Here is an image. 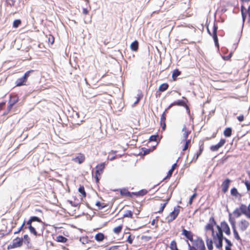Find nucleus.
<instances>
[{"label":"nucleus","mask_w":250,"mask_h":250,"mask_svg":"<svg viewBox=\"0 0 250 250\" xmlns=\"http://www.w3.org/2000/svg\"><path fill=\"white\" fill-rule=\"evenodd\" d=\"M134 236H132L131 235H129L128 237H127V242L130 244H131L133 242V241L134 239Z\"/></svg>","instance_id":"55"},{"label":"nucleus","mask_w":250,"mask_h":250,"mask_svg":"<svg viewBox=\"0 0 250 250\" xmlns=\"http://www.w3.org/2000/svg\"><path fill=\"white\" fill-rule=\"evenodd\" d=\"M6 3L8 5L12 7L14 5L15 1L14 0H6Z\"/></svg>","instance_id":"51"},{"label":"nucleus","mask_w":250,"mask_h":250,"mask_svg":"<svg viewBox=\"0 0 250 250\" xmlns=\"http://www.w3.org/2000/svg\"><path fill=\"white\" fill-rule=\"evenodd\" d=\"M23 244V238L17 237L13 240L12 244H10L7 247V249L10 250L16 248L21 247Z\"/></svg>","instance_id":"2"},{"label":"nucleus","mask_w":250,"mask_h":250,"mask_svg":"<svg viewBox=\"0 0 250 250\" xmlns=\"http://www.w3.org/2000/svg\"><path fill=\"white\" fill-rule=\"evenodd\" d=\"M105 238H106V236L102 232H99L97 233L95 236V239L97 242H102Z\"/></svg>","instance_id":"20"},{"label":"nucleus","mask_w":250,"mask_h":250,"mask_svg":"<svg viewBox=\"0 0 250 250\" xmlns=\"http://www.w3.org/2000/svg\"><path fill=\"white\" fill-rule=\"evenodd\" d=\"M48 41L49 42L51 43V44H53L54 42V38L53 36H51L48 39Z\"/></svg>","instance_id":"62"},{"label":"nucleus","mask_w":250,"mask_h":250,"mask_svg":"<svg viewBox=\"0 0 250 250\" xmlns=\"http://www.w3.org/2000/svg\"><path fill=\"white\" fill-rule=\"evenodd\" d=\"M183 141L184 142H185V144L184 147L183 149V150L185 151L187 149H188V148L189 147V146H190L191 141L190 139H188V140L187 139L186 140H183Z\"/></svg>","instance_id":"43"},{"label":"nucleus","mask_w":250,"mask_h":250,"mask_svg":"<svg viewBox=\"0 0 250 250\" xmlns=\"http://www.w3.org/2000/svg\"><path fill=\"white\" fill-rule=\"evenodd\" d=\"M223 231L222 230L218 231V232H217L215 235L214 234L215 238L221 239L224 240V238H225V237L223 235Z\"/></svg>","instance_id":"35"},{"label":"nucleus","mask_w":250,"mask_h":250,"mask_svg":"<svg viewBox=\"0 0 250 250\" xmlns=\"http://www.w3.org/2000/svg\"><path fill=\"white\" fill-rule=\"evenodd\" d=\"M130 48L133 51H137L139 48V42L135 40L130 44Z\"/></svg>","instance_id":"25"},{"label":"nucleus","mask_w":250,"mask_h":250,"mask_svg":"<svg viewBox=\"0 0 250 250\" xmlns=\"http://www.w3.org/2000/svg\"><path fill=\"white\" fill-rule=\"evenodd\" d=\"M34 72L33 70H30L26 72L22 77L27 81L28 78L29 77L31 73H33Z\"/></svg>","instance_id":"39"},{"label":"nucleus","mask_w":250,"mask_h":250,"mask_svg":"<svg viewBox=\"0 0 250 250\" xmlns=\"http://www.w3.org/2000/svg\"><path fill=\"white\" fill-rule=\"evenodd\" d=\"M230 194L231 195L237 197L239 196L240 197H241V195L238 192L237 189L235 188H233L230 190Z\"/></svg>","instance_id":"32"},{"label":"nucleus","mask_w":250,"mask_h":250,"mask_svg":"<svg viewBox=\"0 0 250 250\" xmlns=\"http://www.w3.org/2000/svg\"><path fill=\"white\" fill-rule=\"evenodd\" d=\"M142 152H143V155H147L150 152L152 151L150 148H146L145 147H142L141 148Z\"/></svg>","instance_id":"46"},{"label":"nucleus","mask_w":250,"mask_h":250,"mask_svg":"<svg viewBox=\"0 0 250 250\" xmlns=\"http://www.w3.org/2000/svg\"><path fill=\"white\" fill-rule=\"evenodd\" d=\"M72 160L75 163L81 164L85 160V156L84 154L80 153L78 154L77 155H76L75 157H73L72 159Z\"/></svg>","instance_id":"7"},{"label":"nucleus","mask_w":250,"mask_h":250,"mask_svg":"<svg viewBox=\"0 0 250 250\" xmlns=\"http://www.w3.org/2000/svg\"><path fill=\"white\" fill-rule=\"evenodd\" d=\"M30 219H31L32 222H37L38 223H41L43 225H44V223L43 222L42 220L38 217L36 216H31Z\"/></svg>","instance_id":"36"},{"label":"nucleus","mask_w":250,"mask_h":250,"mask_svg":"<svg viewBox=\"0 0 250 250\" xmlns=\"http://www.w3.org/2000/svg\"><path fill=\"white\" fill-rule=\"evenodd\" d=\"M204 141L200 140L199 142V149L196 154V159H198V157L201 155L203 152L204 148Z\"/></svg>","instance_id":"16"},{"label":"nucleus","mask_w":250,"mask_h":250,"mask_svg":"<svg viewBox=\"0 0 250 250\" xmlns=\"http://www.w3.org/2000/svg\"><path fill=\"white\" fill-rule=\"evenodd\" d=\"M26 82V81L22 77H21V78H20L16 80L15 82L16 86H21L25 85Z\"/></svg>","instance_id":"23"},{"label":"nucleus","mask_w":250,"mask_h":250,"mask_svg":"<svg viewBox=\"0 0 250 250\" xmlns=\"http://www.w3.org/2000/svg\"><path fill=\"white\" fill-rule=\"evenodd\" d=\"M180 208L181 207L178 205L177 206V207H174L173 211L169 213V215L170 216V218L168 219V223H170V222H172L177 218L179 213Z\"/></svg>","instance_id":"4"},{"label":"nucleus","mask_w":250,"mask_h":250,"mask_svg":"<svg viewBox=\"0 0 250 250\" xmlns=\"http://www.w3.org/2000/svg\"><path fill=\"white\" fill-rule=\"evenodd\" d=\"M215 21H216V20L215 19L214 23H213V26L212 37L213 41L214 42L215 46L217 48H219V42H218V37H217L218 26L215 23Z\"/></svg>","instance_id":"3"},{"label":"nucleus","mask_w":250,"mask_h":250,"mask_svg":"<svg viewBox=\"0 0 250 250\" xmlns=\"http://www.w3.org/2000/svg\"><path fill=\"white\" fill-rule=\"evenodd\" d=\"M122 228V225H120L113 229V232L116 234H119L121 232Z\"/></svg>","instance_id":"44"},{"label":"nucleus","mask_w":250,"mask_h":250,"mask_svg":"<svg viewBox=\"0 0 250 250\" xmlns=\"http://www.w3.org/2000/svg\"><path fill=\"white\" fill-rule=\"evenodd\" d=\"M237 119L239 122H242L244 121V117L243 115H240L237 117Z\"/></svg>","instance_id":"58"},{"label":"nucleus","mask_w":250,"mask_h":250,"mask_svg":"<svg viewBox=\"0 0 250 250\" xmlns=\"http://www.w3.org/2000/svg\"><path fill=\"white\" fill-rule=\"evenodd\" d=\"M224 240H225V242L227 244V245H226V247H231L232 246L233 244H232L231 242L229 239H228L227 238H224Z\"/></svg>","instance_id":"52"},{"label":"nucleus","mask_w":250,"mask_h":250,"mask_svg":"<svg viewBox=\"0 0 250 250\" xmlns=\"http://www.w3.org/2000/svg\"><path fill=\"white\" fill-rule=\"evenodd\" d=\"M197 195V194L196 193H194L192 194V195L190 197L188 201V204L189 205H191L192 204L193 199L196 197Z\"/></svg>","instance_id":"50"},{"label":"nucleus","mask_w":250,"mask_h":250,"mask_svg":"<svg viewBox=\"0 0 250 250\" xmlns=\"http://www.w3.org/2000/svg\"><path fill=\"white\" fill-rule=\"evenodd\" d=\"M25 221L24 220L23 221L22 224L21 225V226L18 229V230L17 231L14 232V234H18V233H20V232L23 229V228L24 226L25 225Z\"/></svg>","instance_id":"56"},{"label":"nucleus","mask_w":250,"mask_h":250,"mask_svg":"<svg viewBox=\"0 0 250 250\" xmlns=\"http://www.w3.org/2000/svg\"><path fill=\"white\" fill-rule=\"evenodd\" d=\"M221 226L222 228V230L224 231L227 235H229L231 233L230 228L227 223V222L225 221H222L221 223Z\"/></svg>","instance_id":"10"},{"label":"nucleus","mask_w":250,"mask_h":250,"mask_svg":"<svg viewBox=\"0 0 250 250\" xmlns=\"http://www.w3.org/2000/svg\"><path fill=\"white\" fill-rule=\"evenodd\" d=\"M6 102V101H4L0 103V110L2 109L3 106L5 104Z\"/></svg>","instance_id":"64"},{"label":"nucleus","mask_w":250,"mask_h":250,"mask_svg":"<svg viewBox=\"0 0 250 250\" xmlns=\"http://www.w3.org/2000/svg\"><path fill=\"white\" fill-rule=\"evenodd\" d=\"M229 221L231 226L232 229L236 228V222L235 219L232 217V215L230 213H229Z\"/></svg>","instance_id":"29"},{"label":"nucleus","mask_w":250,"mask_h":250,"mask_svg":"<svg viewBox=\"0 0 250 250\" xmlns=\"http://www.w3.org/2000/svg\"><path fill=\"white\" fill-rule=\"evenodd\" d=\"M183 98L185 99V100H178L175 101L174 102V105L185 107L187 105V103L188 101V100L185 97H183Z\"/></svg>","instance_id":"15"},{"label":"nucleus","mask_w":250,"mask_h":250,"mask_svg":"<svg viewBox=\"0 0 250 250\" xmlns=\"http://www.w3.org/2000/svg\"><path fill=\"white\" fill-rule=\"evenodd\" d=\"M173 171H174V170H173L172 169H170L169 170V171H168V173H167V175L166 176V177H165V178H164L163 180H165V179H167V178H169L172 176V173H173Z\"/></svg>","instance_id":"54"},{"label":"nucleus","mask_w":250,"mask_h":250,"mask_svg":"<svg viewBox=\"0 0 250 250\" xmlns=\"http://www.w3.org/2000/svg\"><path fill=\"white\" fill-rule=\"evenodd\" d=\"M184 107L186 108L188 116L190 117L191 115L189 106L187 104Z\"/></svg>","instance_id":"59"},{"label":"nucleus","mask_w":250,"mask_h":250,"mask_svg":"<svg viewBox=\"0 0 250 250\" xmlns=\"http://www.w3.org/2000/svg\"><path fill=\"white\" fill-rule=\"evenodd\" d=\"M23 240H24L25 243H26L27 245L30 243V239L27 234L24 235L23 237Z\"/></svg>","instance_id":"47"},{"label":"nucleus","mask_w":250,"mask_h":250,"mask_svg":"<svg viewBox=\"0 0 250 250\" xmlns=\"http://www.w3.org/2000/svg\"><path fill=\"white\" fill-rule=\"evenodd\" d=\"M120 194L122 196H125L129 197H132L133 195V192H129L127 189L125 188L121 189L120 190Z\"/></svg>","instance_id":"18"},{"label":"nucleus","mask_w":250,"mask_h":250,"mask_svg":"<svg viewBox=\"0 0 250 250\" xmlns=\"http://www.w3.org/2000/svg\"><path fill=\"white\" fill-rule=\"evenodd\" d=\"M79 192L82 194L83 197H85L86 193L85 191L84 188L83 186H80L78 189Z\"/></svg>","instance_id":"41"},{"label":"nucleus","mask_w":250,"mask_h":250,"mask_svg":"<svg viewBox=\"0 0 250 250\" xmlns=\"http://www.w3.org/2000/svg\"><path fill=\"white\" fill-rule=\"evenodd\" d=\"M182 131L184 132L183 133V140H186L188 139V135L191 133V131L189 130L187 127L185 125H184L183 128L182 129Z\"/></svg>","instance_id":"21"},{"label":"nucleus","mask_w":250,"mask_h":250,"mask_svg":"<svg viewBox=\"0 0 250 250\" xmlns=\"http://www.w3.org/2000/svg\"><path fill=\"white\" fill-rule=\"evenodd\" d=\"M174 105H175L174 104V102H173L168 106V107L165 109V111L167 112L169 109H170Z\"/></svg>","instance_id":"60"},{"label":"nucleus","mask_w":250,"mask_h":250,"mask_svg":"<svg viewBox=\"0 0 250 250\" xmlns=\"http://www.w3.org/2000/svg\"><path fill=\"white\" fill-rule=\"evenodd\" d=\"M167 205V203L161 204V207L160 209L158 211H157L156 213H162L163 212V210Z\"/></svg>","instance_id":"48"},{"label":"nucleus","mask_w":250,"mask_h":250,"mask_svg":"<svg viewBox=\"0 0 250 250\" xmlns=\"http://www.w3.org/2000/svg\"><path fill=\"white\" fill-rule=\"evenodd\" d=\"M21 20H20V19L15 20L13 21V26L14 28H18L19 26V25L21 24Z\"/></svg>","instance_id":"42"},{"label":"nucleus","mask_w":250,"mask_h":250,"mask_svg":"<svg viewBox=\"0 0 250 250\" xmlns=\"http://www.w3.org/2000/svg\"><path fill=\"white\" fill-rule=\"evenodd\" d=\"M207 246L208 250H213V240L209 238L208 237H206V239Z\"/></svg>","instance_id":"22"},{"label":"nucleus","mask_w":250,"mask_h":250,"mask_svg":"<svg viewBox=\"0 0 250 250\" xmlns=\"http://www.w3.org/2000/svg\"><path fill=\"white\" fill-rule=\"evenodd\" d=\"M170 248L171 250H178L177 247L176 242L174 240L171 241L170 243Z\"/></svg>","instance_id":"40"},{"label":"nucleus","mask_w":250,"mask_h":250,"mask_svg":"<svg viewBox=\"0 0 250 250\" xmlns=\"http://www.w3.org/2000/svg\"><path fill=\"white\" fill-rule=\"evenodd\" d=\"M99 175V174H97L96 173H95V178L96 180V182L97 183H99V182L100 181V178H99V177H98Z\"/></svg>","instance_id":"63"},{"label":"nucleus","mask_w":250,"mask_h":250,"mask_svg":"<svg viewBox=\"0 0 250 250\" xmlns=\"http://www.w3.org/2000/svg\"><path fill=\"white\" fill-rule=\"evenodd\" d=\"M80 241H81L83 244H87L89 242L88 236L81 237L80 238Z\"/></svg>","instance_id":"45"},{"label":"nucleus","mask_w":250,"mask_h":250,"mask_svg":"<svg viewBox=\"0 0 250 250\" xmlns=\"http://www.w3.org/2000/svg\"><path fill=\"white\" fill-rule=\"evenodd\" d=\"M233 214L236 218L239 217L241 214H243L241 209V204L240 205L239 208H235V209L233 212Z\"/></svg>","instance_id":"26"},{"label":"nucleus","mask_w":250,"mask_h":250,"mask_svg":"<svg viewBox=\"0 0 250 250\" xmlns=\"http://www.w3.org/2000/svg\"><path fill=\"white\" fill-rule=\"evenodd\" d=\"M226 142V139H221L218 144L215 145L211 146L210 150L213 152L218 150L220 148L222 147L225 145Z\"/></svg>","instance_id":"6"},{"label":"nucleus","mask_w":250,"mask_h":250,"mask_svg":"<svg viewBox=\"0 0 250 250\" xmlns=\"http://www.w3.org/2000/svg\"><path fill=\"white\" fill-rule=\"evenodd\" d=\"M182 235H184L188 240L190 242H193V234L189 231L183 228L182 229Z\"/></svg>","instance_id":"8"},{"label":"nucleus","mask_w":250,"mask_h":250,"mask_svg":"<svg viewBox=\"0 0 250 250\" xmlns=\"http://www.w3.org/2000/svg\"><path fill=\"white\" fill-rule=\"evenodd\" d=\"M249 225V223L247 220L245 219L241 220L239 225L240 230L244 231L248 228Z\"/></svg>","instance_id":"13"},{"label":"nucleus","mask_w":250,"mask_h":250,"mask_svg":"<svg viewBox=\"0 0 250 250\" xmlns=\"http://www.w3.org/2000/svg\"><path fill=\"white\" fill-rule=\"evenodd\" d=\"M67 202L73 207H80V203H74L71 200H68Z\"/></svg>","instance_id":"53"},{"label":"nucleus","mask_w":250,"mask_h":250,"mask_svg":"<svg viewBox=\"0 0 250 250\" xmlns=\"http://www.w3.org/2000/svg\"><path fill=\"white\" fill-rule=\"evenodd\" d=\"M105 166V163H102L100 164H98L96 167V170L95 171V173H96L97 174H99V175H101L103 172Z\"/></svg>","instance_id":"14"},{"label":"nucleus","mask_w":250,"mask_h":250,"mask_svg":"<svg viewBox=\"0 0 250 250\" xmlns=\"http://www.w3.org/2000/svg\"><path fill=\"white\" fill-rule=\"evenodd\" d=\"M181 74V71H179L178 69H175L172 75V78L174 81L176 80L177 77H178Z\"/></svg>","instance_id":"33"},{"label":"nucleus","mask_w":250,"mask_h":250,"mask_svg":"<svg viewBox=\"0 0 250 250\" xmlns=\"http://www.w3.org/2000/svg\"><path fill=\"white\" fill-rule=\"evenodd\" d=\"M19 101V97L17 95L15 94H11L9 96V100L8 102V105L7 106V110L9 112L13 106Z\"/></svg>","instance_id":"1"},{"label":"nucleus","mask_w":250,"mask_h":250,"mask_svg":"<svg viewBox=\"0 0 250 250\" xmlns=\"http://www.w3.org/2000/svg\"><path fill=\"white\" fill-rule=\"evenodd\" d=\"M129 217L133 218V212L131 210H126L125 213L123 215V218Z\"/></svg>","instance_id":"38"},{"label":"nucleus","mask_w":250,"mask_h":250,"mask_svg":"<svg viewBox=\"0 0 250 250\" xmlns=\"http://www.w3.org/2000/svg\"><path fill=\"white\" fill-rule=\"evenodd\" d=\"M166 112L164 111L162 113V114L161 115V116L160 124H161V125L162 126V129L163 130H165L166 127V123H165V121L166 120Z\"/></svg>","instance_id":"17"},{"label":"nucleus","mask_w":250,"mask_h":250,"mask_svg":"<svg viewBox=\"0 0 250 250\" xmlns=\"http://www.w3.org/2000/svg\"><path fill=\"white\" fill-rule=\"evenodd\" d=\"M169 87L167 83H163L161 84L159 87V91L162 92L167 90Z\"/></svg>","instance_id":"28"},{"label":"nucleus","mask_w":250,"mask_h":250,"mask_svg":"<svg viewBox=\"0 0 250 250\" xmlns=\"http://www.w3.org/2000/svg\"><path fill=\"white\" fill-rule=\"evenodd\" d=\"M209 223H208L205 226V230H211L212 232V236H213L214 235V230L213 226L216 225V222L214 219V218L212 216L209 218Z\"/></svg>","instance_id":"5"},{"label":"nucleus","mask_w":250,"mask_h":250,"mask_svg":"<svg viewBox=\"0 0 250 250\" xmlns=\"http://www.w3.org/2000/svg\"><path fill=\"white\" fill-rule=\"evenodd\" d=\"M213 241L215 244L216 248L219 250H222L223 241L224 239L215 238L214 235L212 236Z\"/></svg>","instance_id":"12"},{"label":"nucleus","mask_w":250,"mask_h":250,"mask_svg":"<svg viewBox=\"0 0 250 250\" xmlns=\"http://www.w3.org/2000/svg\"><path fill=\"white\" fill-rule=\"evenodd\" d=\"M27 228L29 229L31 233L33 234L35 236H41V234H38L35 228L32 226L25 227V229Z\"/></svg>","instance_id":"27"},{"label":"nucleus","mask_w":250,"mask_h":250,"mask_svg":"<svg viewBox=\"0 0 250 250\" xmlns=\"http://www.w3.org/2000/svg\"><path fill=\"white\" fill-rule=\"evenodd\" d=\"M188 244L189 248V250H197L195 247L191 246L188 242Z\"/></svg>","instance_id":"61"},{"label":"nucleus","mask_w":250,"mask_h":250,"mask_svg":"<svg viewBox=\"0 0 250 250\" xmlns=\"http://www.w3.org/2000/svg\"><path fill=\"white\" fill-rule=\"evenodd\" d=\"M245 185L247 188L248 191H250V182L249 181H246L245 182Z\"/></svg>","instance_id":"57"},{"label":"nucleus","mask_w":250,"mask_h":250,"mask_svg":"<svg viewBox=\"0 0 250 250\" xmlns=\"http://www.w3.org/2000/svg\"><path fill=\"white\" fill-rule=\"evenodd\" d=\"M233 232L234 234V238L238 241H241V239L238 234V232H237L236 230V228H232Z\"/></svg>","instance_id":"37"},{"label":"nucleus","mask_w":250,"mask_h":250,"mask_svg":"<svg viewBox=\"0 0 250 250\" xmlns=\"http://www.w3.org/2000/svg\"><path fill=\"white\" fill-rule=\"evenodd\" d=\"M232 134V129L231 127H227L224 131V135L226 137H229Z\"/></svg>","instance_id":"31"},{"label":"nucleus","mask_w":250,"mask_h":250,"mask_svg":"<svg viewBox=\"0 0 250 250\" xmlns=\"http://www.w3.org/2000/svg\"><path fill=\"white\" fill-rule=\"evenodd\" d=\"M231 182V180L229 179H226L222 183L221 187H222V190L223 193H226L229 189V184Z\"/></svg>","instance_id":"9"},{"label":"nucleus","mask_w":250,"mask_h":250,"mask_svg":"<svg viewBox=\"0 0 250 250\" xmlns=\"http://www.w3.org/2000/svg\"><path fill=\"white\" fill-rule=\"evenodd\" d=\"M242 212L243 214L245 215L248 218L250 219V204L248 207L244 204H241Z\"/></svg>","instance_id":"11"},{"label":"nucleus","mask_w":250,"mask_h":250,"mask_svg":"<svg viewBox=\"0 0 250 250\" xmlns=\"http://www.w3.org/2000/svg\"><path fill=\"white\" fill-rule=\"evenodd\" d=\"M67 239L62 235H59L56 238V241L58 242L65 243L67 241Z\"/></svg>","instance_id":"34"},{"label":"nucleus","mask_w":250,"mask_h":250,"mask_svg":"<svg viewBox=\"0 0 250 250\" xmlns=\"http://www.w3.org/2000/svg\"><path fill=\"white\" fill-rule=\"evenodd\" d=\"M158 137V135H152L149 137V141L153 142L156 141L157 138Z\"/></svg>","instance_id":"49"},{"label":"nucleus","mask_w":250,"mask_h":250,"mask_svg":"<svg viewBox=\"0 0 250 250\" xmlns=\"http://www.w3.org/2000/svg\"><path fill=\"white\" fill-rule=\"evenodd\" d=\"M147 192V191L146 189H143L138 192H133V195H135L137 196H142L146 195Z\"/></svg>","instance_id":"30"},{"label":"nucleus","mask_w":250,"mask_h":250,"mask_svg":"<svg viewBox=\"0 0 250 250\" xmlns=\"http://www.w3.org/2000/svg\"><path fill=\"white\" fill-rule=\"evenodd\" d=\"M241 12L242 14L243 22L244 23V22L245 21L247 17L246 14L247 13V10H246L244 6L243 5H241Z\"/></svg>","instance_id":"24"},{"label":"nucleus","mask_w":250,"mask_h":250,"mask_svg":"<svg viewBox=\"0 0 250 250\" xmlns=\"http://www.w3.org/2000/svg\"><path fill=\"white\" fill-rule=\"evenodd\" d=\"M193 244L197 248V249H199L205 245L203 240L200 237H198L197 239L194 241L193 240Z\"/></svg>","instance_id":"19"}]
</instances>
